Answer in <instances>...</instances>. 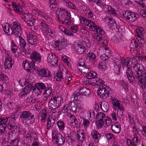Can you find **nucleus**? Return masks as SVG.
Masks as SVG:
<instances>
[{
  "label": "nucleus",
  "instance_id": "nucleus-16",
  "mask_svg": "<svg viewBox=\"0 0 146 146\" xmlns=\"http://www.w3.org/2000/svg\"><path fill=\"white\" fill-rule=\"evenodd\" d=\"M111 99L112 101V103L113 105V108L115 109V110L117 111V116L119 114V112L120 111L119 110L121 111H123L124 110L123 108L121 107L120 106V104L118 100H116L113 97H111Z\"/></svg>",
  "mask_w": 146,
  "mask_h": 146
},
{
  "label": "nucleus",
  "instance_id": "nucleus-39",
  "mask_svg": "<svg viewBox=\"0 0 146 146\" xmlns=\"http://www.w3.org/2000/svg\"><path fill=\"white\" fill-rule=\"evenodd\" d=\"M32 89L33 90V93H34L35 95L36 96H38L40 94L41 92H42L41 90H40L38 88L36 87V85L35 86H33Z\"/></svg>",
  "mask_w": 146,
  "mask_h": 146
},
{
  "label": "nucleus",
  "instance_id": "nucleus-45",
  "mask_svg": "<svg viewBox=\"0 0 146 146\" xmlns=\"http://www.w3.org/2000/svg\"><path fill=\"white\" fill-rule=\"evenodd\" d=\"M88 73H89L87 76V77L88 78L91 79L97 78V75L95 72H92L90 73V72Z\"/></svg>",
  "mask_w": 146,
  "mask_h": 146
},
{
  "label": "nucleus",
  "instance_id": "nucleus-44",
  "mask_svg": "<svg viewBox=\"0 0 146 146\" xmlns=\"http://www.w3.org/2000/svg\"><path fill=\"white\" fill-rule=\"evenodd\" d=\"M66 115L70 117V119L72 121L71 122L72 123H78V121L75 116L72 114H71V113H66Z\"/></svg>",
  "mask_w": 146,
  "mask_h": 146
},
{
  "label": "nucleus",
  "instance_id": "nucleus-43",
  "mask_svg": "<svg viewBox=\"0 0 146 146\" xmlns=\"http://www.w3.org/2000/svg\"><path fill=\"white\" fill-rule=\"evenodd\" d=\"M105 115L102 112H99L97 114L96 116V119L100 120V119H102L104 120L103 118H105Z\"/></svg>",
  "mask_w": 146,
  "mask_h": 146
},
{
  "label": "nucleus",
  "instance_id": "nucleus-47",
  "mask_svg": "<svg viewBox=\"0 0 146 146\" xmlns=\"http://www.w3.org/2000/svg\"><path fill=\"white\" fill-rule=\"evenodd\" d=\"M37 14H38V16H40L43 17V18H44L45 20H49L50 19V17H48L47 15L44 13L43 12L39 11V12H38Z\"/></svg>",
  "mask_w": 146,
  "mask_h": 146
},
{
  "label": "nucleus",
  "instance_id": "nucleus-36",
  "mask_svg": "<svg viewBox=\"0 0 146 146\" xmlns=\"http://www.w3.org/2000/svg\"><path fill=\"white\" fill-rule=\"evenodd\" d=\"M57 124L59 130L60 131H63L65 127L64 122L61 120H59L58 121Z\"/></svg>",
  "mask_w": 146,
  "mask_h": 146
},
{
  "label": "nucleus",
  "instance_id": "nucleus-9",
  "mask_svg": "<svg viewBox=\"0 0 146 146\" xmlns=\"http://www.w3.org/2000/svg\"><path fill=\"white\" fill-rule=\"evenodd\" d=\"M25 63H23V65L24 66V68L25 70H27L29 72H33L35 70V62L30 61V62H28L27 61H25Z\"/></svg>",
  "mask_w": 146,
  "mask_h": 146
},
{
  "label": "nucleus",
  "instance_id": "nucleus-38",
  "mask_svg": "<svg viewBox=\"0 0 146 146\" xmlns=\"http://www.w3.org/2000/svg\"><path fill=\"white\" fill-rule=\"evenodd\" d=\"M80 133H77V139L79 141L82 142L83 140L85 139V135L83 132H82Z\"/></svg>",
  "mask_w": 146,
  "mask_h": 146
},
{
  "label": "nucleus",
  "instance_id": "nucleus-17",
  "mask_svg": "<svg viewBox=\"0 0 146 146\" xmlns=\"http://www.w3.org/2000/svg\"><path fill=\"white\" fill-rule=\"evenodd\" d=\"M12 57L7 54L5 61L4 68L6 69H10L12 67L13 61H12Z\"/></svg>",
  "mask_w": 146,
  "mask_h": 146
},
{
  "label": "nucleus",
  "instance_id": "nucleus-25",
  "mask_svg": "<svg viewBox=\"0 0 146 146\" xmlns=\"http://www.w3.org/2000/svg\"><path fill=\"white\" fill-rule=\"evenodd\" d=\"M2 27L3 30L5 32L9 35H12V27H10V26L9 24L7 23H5L2 24Z\"/></svg>",
  "mask_w": 146,
  "mask_h": 146
},
{
  "label": "nucleus",
  "instance_id": "nucleus-21",
  "mask_svg": "<svg viewBox=\"0 0 146 146\" xmlns=\"http://www.w3.org/2000/svg\"><path fill=\"white\" fill-rule=\"evenodd\" d=\"M126 73L128 81L130 82H133L135 79L132 70L130 68L128 67L126 70Z\"/></svg>",
  "mask_w": 146,
  "mask_h": 146
},
{
  "label": "nucleus",
  "instance_id": "nucleus-60",
  "mask_svg": "<svg viewBox=\"0 0 146 146\" xmlns=\"http://www.w3.org/2000/svg\"><path fill=\"white\" fill-rule=\"evenodd\" d=\"M107 48H105V49H104V52L106 53V54L107 55V57L108 58L110 56L111 52L110 50Z\"/></svg>",
  "mask_w": 146,
  "mask_h": 146
},
{
  "label": "nucleus",
  "instance_id": "nucleus-31",
  "mask_svg": "<svg viewBox=\"0 0 146 146\" xmlns=\"http://www.w3.org/2000/svg\"><path fill=\"white\" fill-rule=\"evenodd\" d=\"M55 119L52 117H48L47 119V129H50V128L52 127L55 123Z\"/></svg>",
  "mask_w": 146,
  "mask_h": 146
},
{
  "label": "nucleus",
  "instance_id": "nucleus-46",
  "mask_svg": "<svg viewBox=\"0 0 146 146\" xmlns=\"http://www.w3.org/2000/svg\"><path fill=\"white\" fill-rule=\"evenodd\" d=\"M8 119V118L7 117L4 118L1 117L0 118V125H4L5 124V126L7 127V125L6 123Z\"/></svg>",
  "mask_w": 146,
  "mask_h": 146
},
{
  "label": "nucleus",
  "instance_id": "nucleus-56",
  "mask_svg": "<svg viewBox=\"0 0 146 146\" xmlns=\"http://www.w3.org/2000/svg\"><path fill=\"white\" fill-rule=\"evenodd\" d=\"M6 127H7L5 126V124L4 125H0V135L5 133V131Z\"/></svg>",
  "mask_w": 146,
  "mask_h": 146
},
{
  "label": "nucleus",
  "instance_id": "nucleus-50",
  "mask_svg": "<svg viewBox=\"0 0 146 146\" xmlns=\"http://www.w3.org/2000/svg\"><path fill=\"white\" fill-rule=\"evenodd\" d=\"M20 139L18 137L11 140L10 143L14 146H17L18 145L19 141Z\"/></svg>",
  "mask_w": 146,
  "mask_h": 146
},
{
  "label": "nucleus",
  "instance_id": "nucleus-57",
  "mask_svg": "<svg viewBox=\"0 0 146 146\" xmlns=\"http://www.w3.org/2000/svg\"><path fill=\"white\" fill-rule=\"evenodd\" d=\"M143 0H135V2L138 4L141 7H143L145 6Z\"/></svg>",
  "mask_w": 146,
  "mask_h": 146
},
{
  "label": "nucleus",
  "instance_id": "nucleus-23",
  "mask_svg": "<svg viewBox=\"0 0 146 146\" xmlns=\"http://www.w3.org/2000/svg\"><path fill=\"white\" fill-rule=\"evenodd\" d=\"M74 49L78 54L83 53L86 50V47L82 44H77L75 45Z\"/></svg>",
  "mask_w": 146,
  "mask_h": 146
},
{
  "label": "nucleus",
  "instance_id": "nucleus-10",
  "mask_svg": "<svg viewBox=\"0 0 146 146\" xmlns=\"http://www.w3.org/2000/svg\"><path fill=\"white\" fill-rule=\"evenodd\" d=\"M7 128L10 130H12L11 131L13 133H20V128L19 126L16 125V122H14L12 120H9L8 123Z\"/></svg>",
  "mask_w": 146,
  "mask_h": 146
},
{
  "label": "nucleus",
  "instance_id": "nucleus-33",
  "mask_svg": "<svg viewBox=\"0 0 146 146\" xmlns=\"http://www.w3.org/2000/svg\"><path fill=\"white\" fill-rule=\"evenodd\" d=\"M103 105L102 106V104H100V108L104 112L108 111L109 108V105L108 103L106 102H104L103 103Z\"/></svg>",
  "mask_w": 146,
  "mask_h": 146
},
{
  "label": "nucleus",
  "instance_id": "nucleus-24",
  "mask_svg": "<svg viewBox=\"0 0 146 146\" xmlns=\"http://www.w3.org/2000/svg\"><path fill=\"white\" fill-rule=\"evenodd\" d=\"M38 75L41 77H48L51 76V73L48 70L42 69L38 71Z\"/></svg>",
  "mask_w": 146,
  "mask_h": 146
},
{
  "label": "nucleus",
  "instance_id": "nucleus-51",
  "mask_svg": "<svg viewBox=\"0 0 146 146\" xmlns=\"http://www.w3.org/2000/svg\"><path fill=\"white\" fill-rule=\"evenodd\" d=\"M104 121L101 119H100V120H98L96 121V123L97 127L100 128H101L104 125Z\"/></svg>",
  "mask_w": 146,
  "mask_h": 146
},
{
  "label": "nucleus",
  "instance_id": "nucleus-11",
  "mask_svg": "<svg viewBox=\"0 0 146 146\" xmlns=\"http://www.w3.org/2000/svg\"><path fill=\"white\" fill-rule=\"evenodd\" d=\"M90 90L89 89L85 87H80L79 89V92H78L74 95V98L75 99V97H76L77 98L76 100H78L80 98V96L83 95L88 96L90 94Z\"/></svg>",
  "mask_w": 146,
  "mask_h": 146
},
{
  "label": "nucleus",
  "instance_id": "nucleus-19",
  "mask_svg": "<svg viewBox=\"0 0 146 146\" xmlns=\"http://www.w3.org/2000/svg\"><path fill=\"white\" fill-rule=\"evenodd\" d=\"M52 92V88L50 87L46 88L45 89L43 95V100L44 101H47L50 99V96Z\"/></svg>",
  "mask_w": 146,
  "mask_h": 146
},
{
  "label": "nucleus",
  "instance_id": "nucleus-8",
  "mask_svg": "<svg viewBox=\"0 0 146 146\" xmlns=\"http://www.w3.org/2000/svg\"><path fill=\"white\" fill-rule=\"evenodd\" d=\"M62 111V112L66 113H71L69 112L70 111L72 113L73 112H76V108L75 104L72 103V101H70L68 104L65 105L63 107Z\"/></svg>",
  "mask_w": 146,
  "mask_h": 146
},
{
  "label": "nucleus",
  "instance_id": "nucleus-32",
  "mask_svg": "<svg viewBox=\"0 0 146 146\" xmlns=\"http://www.w3.org/2000/svg\"><path fill=\"white\" fill-rule=\"evenodd\" d=\"M19 46L21 49H24L26 46V42L21 37H19Z\"/></svg>",
  "mask_w": 146,
  "mask_h": 146
},
{
  "label": "nucleus",
  "instance_id": "nucleus-7",
  "mask_svg": "<svg viewBox=\"0 0 146 146\" xmlns=\"http://www.w3.org/2000/svg\"><path fill=\"white\" fill-rule=\"evenodd\" d=\"M123 15L126 19L131 22L135 21L139 17L138 14H135L128 11H123Z\"/></svg>",
  "mask_w": 146,
  "mask_h": 146
},
{
  "label": "nucleus",
  "instance_id": "nucleus-48",
  "mask_svg": "<svg viewBox=\"0 0 146 146\" xmlns=\"http://www.w3.org/2000/svg\"><path fill=\"white\" fill-rule=\"evenodd\" d=\"M71 76V74H70L67 73L65 77V82H67V85L69 84V82L72 79Z\"/></svg>",
  "mask_w": 146,
  "mask_h": 146
},
{
  "label": "nucleus",
  "instance_id": "nucleus-35",
  "mask_svg": "<svg viewBox=\"0 0 146 146\" xmlns=\"http://www.w3.org/2000/svg\"><path fill=\"white\" fill-rule=\"evenodd\" d=\"M47 115V110L46 109H44L42 110L41 114V120L43 122H44L46 121V119Z\"/></svg>",
  "mask_w": 146,
  "mask_h": 146
},
{
  "label": "nucleus",
  "instance_id": "nucleus-49",
  "mask_svg": "<svg viewBox=\"0 0 146 146\" xmlns=\"http://www.w3.org/2000/svg\"><path fill=\"white\" fill-rule=\"evenodd\" d=\"M85 12L86 14L87 13L88 16V18H92L93 17V15L92 12L90 10V9L88 7H87L84 11Z\"/></svg>",
  "mask_w": 146,
  "mask_h": 146
},
{
  "label": "nucleus",
  "instance_id": "nucleus-30",
  "mask_svg": "<svg viewBox=\"0 0 146 146\" xmlns=\"http://www.w3.org/2000/svg\"><path fill=\"white\" fill-rule=\"evenodd\" d=\"M86 59L92 62H94L96 60L95 54L93 52H89L86 54Z\"/></svg>",
  "mask_w": 146,
  "mask_h": 146
},
{
  "label": "nucleus",
  "instance_id": "nucleus-20",
  "mask_svg": "<svg viewBox=\"0 0 146 146\" xmlns=\"http://www.w3.org/2000/svg\"><path fill=\"white\" fill-rule=\"evenodd\" d=\"M31 58L32 60L31 61L37 62L38 63L41 61V57L40 54L35 51L32 52L31 56Z\"/></svg>",
  "mask_w": 146,
  "mask_h": 146
},
{
  "label": "nucleus",
  "instance_id": "nucleus-63",
  "mask_svg": "<svg viewBox=\"0 0 146 146\" xmlns=\"http://www.w3.org/2000/svg\"><path fill=\"white\" fill-rule=\"evenodd\" d=\"M90 124V121H89L84 119L83 121V124L84 127H88L89 126Z\"/></svg>",
  "mask_w": 146,
  "mask_h": 146
},
{
  "label": "nucleus",
  "instance_id": "nucleus-41",
  "mask_svg": "<svg viewBox=\"0 0 146 146\" xmlns=\"http://www.w3.org/2000/svg\"><path fill=\"white\" fill-rule=\"evenodd\" d=\"M35 85L42 92V90H44L46 88V86L42 83H36L35 84Z\"/></svg>",
  "mask_w": 146,
  "mask_h": 146
},
{
  "label": "nucleus",
  "instance_id": "nucleus-37",
  "mask_svg": "<svg viewBox=\"0 0 146 146\" xmlns=\"http://www.w3.org/2000/svg\"><path fill=\"white\" fill-rule=\"evenodd\" d=\"M56 81H60L63 79L62 72L60 71H58L55 75Z\"/></svg>",
  "mask_w": 146,
  "mask_h": 146
},
{
  "label": "nucleus",
  "instance_id": "nucleus-2",
  "mask_svg": "<svg viewBox=\"0 0 146 146\" xmlns=\"http://www.w3.org/2000/svg\"><path fill=\"white\" fill-rule=\"evenodd\" d=\"M142 67L141 65H135L133 67V72L139 84L142 85L143 88H145L146 86V72L141 69Z\"/></svg>",
  "mask_w": 146,
  "mask_h": 146
},
{
  "label": "nucleus",
  "instance_id": "nucleus-26",
  "mask_svg": "<svg viewBox=\"0 0 146 146\" xmlns=\"http://www.w3.org/2000/svg\"><path fill=\"white\" fill-rule=\"evenodd\" d=\"M66 43L64 39L59 42H56L55 45L56 50H61L64 49L66 46Z\"/></svg>",
  "mask_w": 146,
  "mask_h": 146
},
{
  "label": "nucleus",
  "instance_id": "nucleus-1",
  "mask_svg": "<svg viewBox=\"0 0 146 146\" xmlns=\"http://www.w3.org/2000/svg\"><path fill=\"white\" fill-rule=\"evenodd\" d=\"M80 22L89 27L91 31H96L97 33L96 35L93 36L92 38L93 40L99 42V44L102 46H106L107 45V40L103 38L104 37V31L102 28L96 25L92 20L83 17L81 18Z\"/></svg>",
  "mask_w": 146,
  "mask_h": 146
},
{
  "label": "nucleus",
  "instance_id": "nucleus-52",
  "mask_svg": "<svg viewBox=\"0 0 146 146\" xmlns=\"http://www.w3.org/2000/svg\"><path fill=\"white\" fill-rule=\"evenodd\" d=\"M129 59H128V60L127 59H125L123 57L121 58V62L122 64V65H127L128 67V64L129 63V60H131L132 58H129Z\"/></svg>",
  "mask_w": 146,
  "mask_h": 146
},
{
  "label": "nucleus",
  "instance_id": "nucleus-54",
  "mask_svg": "<svg viewBox=\"0 0 146 146\" xmlns=\"http://www.w3.org/2000/svg\"><path fill=\"white\" fill-rule=\"evenodd\" d=\"M104 122L107 126H109L111 123V120L110 118L106 117L104 118Z\"/></svg>",
  "mask_w": 146,
  "mask_h": 146
},
{
  "label": "nucleus",
  "instance_id": "nucleus-15",
  "mask_svg": "<svg viewBox=\"0 0 146 146\" xmlns=\"http://www.w3.org/2000/svg\"><path fill=\"white\" fill-rule=\"evenodd\" d=\"M52 138L54 139L56 143L58 146L63 145L65 141L64 137L60 133L56 134L54 136H53Z\"/></svg>",
  "mask_w": 146,
  "mask_h": 146
},
{
  "label": "nucleus",
  "instance_id": "nucleus-55",
  "mask_svg": "<svg viewBox=\"0 0 146 146\" xmlns=\"http://www.w3.org/2000/svg\"><path fill=\"white\" fill-rule=\"evenodd\" d=\"M3 141L4 142H8L9 140V134L8 133L5 134V135H3Z\"/></svg>",
  "mask_w": 146,
  "mask_h": 146
},
{
  "label": "nucleus",
  "instance_id": "nucleus-29",
  "mask_svg": "<svg viewBox=\"0 0 146 146\" xmlns=\"http://www.w3.org/2000/svg\"><path fill=\"white\" fill-rule=\"evenodd\" d=\"M12 5L15 10L17 12L20 14H21L23 12L22 10V9L21 7L19 6L15 2H13L12 3Z\"/></svg>",
  "mask_w": 146,
  "mask_h": 146
},
{
  "label": "nucleus",
  "instance_id": "nucleus-3",
  "mask_svg": "<svg viewBox=\"0 0 146 146\" xmlns=\"http://www.w3.org/2000/svg\"><path fill=\"white\" fill-rule=\"evenodd\" d=\"M56 17L58 20L62 22V23H65L66 25H69L71 24L70 13L65 9H61L58 8L56 12Z\"/></svg>",
  "mask_w": 146,
  "mask_h": 146
},
{
  "label": "nucleus",
  "instance_id": "nucleus-61",
  "mask_svg": "<svg viewBox=\"0 0 146 146\" xmlns=\"http://www.w3.org/2000/svg\"><path fill=\"white\" fill-rule=\"evenodd\" d=\"M46 32L48 35L49 34L50 36V34L53 35L55 33V32L53 29H51L48 28H47L46 29Z\"/></svg>",
  "mask_w": 146,
  "mask_h": 146
},
{
  "label": "nucleus",
  "instance_id": "nucleus-22",
  "mask_svg": "<svg viewBox=\"0 0 146 146\" xmlns=\"http://www.w3.org/2000/svg\"><path fill=\"white\" fill-rule=\"evenodd\" d=\"M27 41L29 44L33 45L37 44L38 38L35 36L29 34L27 36Z\"/></svg>",
  "mask_w": 146,
  "mask_h": 146
},
{
  "label": "nucleus",
  "instance_id": "nucleus-14",
  "mask_svg": "<svg viewBox=\"0 0 146 146\" xmlns=\"http://www.w3.org/2000/svg\"><path fill=\"white\" fill-rule=\"evenodd\" d=\"M12 35L13 34L15 35H16V37L18 36L19 37L21 35L22 33L21 28L19 25V23L14 22V24L12 27Z\"/></svg>",
  "mask_w": 146,
  "mask_h": 146
},
{
  "label": "nucleus",
  "instance_id": "nucleus-34",
  "mask_svg": "<svg viewBox=\"0 0 146 146\" xmlns=\"http://www.w3.org/2000/svg\"><path fill=\"white\" fill-rule=\"evenodd\" d=\"M0 80L2 81L3 83L6 84L8 83L9 80L7 75L4 74L2 72L1 73L0 75Z\"/></svg>",
  "mask_w": 146,
  "mask_h": 146
},
{
  "label": "nucleus",
  "instance_id": "nucleus-53",
  "mask_svg": "<svg viewBox=\"0 0 146 146\" xmlns=\"http://www.w3.org/2000/svg\"><path fill=\"white\" fill-rule=\"evenodd\" d=\"M40 28L42 30L46 31V29H47L48 27H47V25L44 22H41L40 24L39 25Z\"/></svg>",
  "mask_w": 146,
  "mask_h": 146
},
{
  "label": "nucleus",
  "instance_id": "nucleus-40",
  "mask_svg": "<svg viewBox=\"0 0 146 146\" xmlns=\"http://www.w3.org/2000/svg\"><path fill=\"white\" fill-rule=\"evenodd\" d=\"M33 84L30 83L28 85H27L23 89V90H25V92H26L27 94L31 91V90L32 89L33 86H32Z\"/></svg>",
  "mask_w": 146,
  "mask_h": 146
},
{
  "label": "nucleus",
  "instance_id": "nucleus-59",
  "mask_svg": "<svg viewBox=\"0 0 146 146\" xmlns=\"http://www.w3.org/2000/svg\"><path fill=\"white\" fill-rule=\"evenodd\" d=\"M96 82L97 83H95L96 85H102L104 83V82L101 79L97 78L96 80Z\"/></svg>",
  "mask_w": 146,
  "mask_h": 146
},
{
  "label": "nucleus",
  "instance_id": "nucleus-58",
  "mask_svg": "<svg viewBox=\"0 0 146 146\" xmlns=\"http://www.w3.org/2000/svg\"><path fill=\"white\" fill-rule=\"evenodd\" d=\"M128 116L130 122L132 124H134V121L133 116L131 113H129L128 114Z\"/></svg>",
  "mask_w": 146,
  "mask_h": 146
},
{
  "label": "nucleus",
  "instance_id": "nucleus-28",
  "mask_svg": "<svg viewBox=\"0 0 146 146\" xmlns=\"http://www.w3.org/2000/svg\"><path fill=\"white\" fill-rule=\"evenodd\" d=\"M32 115V113L29 111H24L21 112L20 115V117L23 120H26L29 119L30 116Z\"/></svg>",
  "mask_w": 146,
  "mask_h": 146
},
{
  "label": "nucleus",
  "instance_id": "nucleus-27",
  "mask_svg": "<svg viewBox=\"0 0 146 146\" xmlns=\"http://www.w3.org/2000/svg\"><path fill=\"white\" fill-rule=\"evenodd\" d=\"M111 127L113 131L115 133H119L121 130L120 126L119 124L117 122H114L113 124L111 125Z\"/></svg>",
  "mask_w": 146,
  "mask_h": 146
},
{
  "label": "nucleus",
  "instance_id": "nucleus-42",
  "mask_svg": "<svg viewBox=\"0 0 146 146\" xmlns=\"http://www.w3.org/2000/svg\"><path fill=\"white\" fill-rule=\"evenodd\" d=\"M92 135L93 137L95 140L97 139L100 137L99 133L95 130H93L92 131Z\"/></svg>",
  "mask_w": 146,
  "mask_h": 146
},
{
  "label": "nucleus",
  "instance_id": "nucleus-5",
  "mask_svg": "<svg viewBox=\"0 0 146 146\" xmlns=\"http://www.w3.org/2000/svg\"><path fill=\"white\" fill-rule=\"evenodd\" d=\"M110 90V89L108 86L105 85H101L97 90V94L101 98L105 99L108 96Z\"/></svg>",
  "mask_w": 146,
  "mask_h": 146
},
{
  "label": "nucleus",
  "instance_id": "nucleus-64",
  "mask_svg": "<svg viewBox=\"0 0 146 146\" xmlns=\"http://www.w3.org/2000/svg\"><path fill=\"white\" fill-rule=\"evenodd\" d=\"M68 7L72 9L75 10L76 9V7L70 2H68Z\"/></svg>",
  "mask_w": 146,
  "mask_h": 146
},
{
  "label": "nucleus",
  "instance_id": "nucleus-13",
  "mask_svg": "<svg viewBox=\"0 0 146 146\" xmlns=\"http://www.w3.org/2000/svg\"><path fill=\"white\" fill-rule=\"evenodd\" d=\"M137 37H138V41L140 40V42L141 43L144 41L145 38V32L144 29L141 27H138L136 29V33Z\"/></svg>",
  "mask_w": 146,
  "mask_h": 146
},
{
  "label": "nucleus",
  "instance_id": "nucleus-4",
  "mask_svg": "<svg viewBox=\"0 0 146 146\" xmlns=\"http://www.w3.org/2000/svg\"><path fill=\"white\" fill-rule=\"evenodd\" d=\"M63 100L60 96H57L51 98L48 102V106L52 110V113L56 112V109L62 103Z\"/></svg>",
  "mask_w": 146,
  "mask_h": 146
},
{
  "label": "nucleus",
  "instance_id": "nucleus-12",
  "mask_svg": "<svg viewBox=\"0 0 146 146\" xmlns=\"http://www.w3.org/2000/svg\"><path fill=\"white\" fill-rule=\"evenodd\" d=\"M78 63L77 68L78 70L83 74H86L91 71L90 67L88 66L85 64L83 62Z\"/></svg>",
  "mask_w": 146,
  "mask_h": 146
},
{
  "label": "nucleus",
  "instance_id": "nucleus-6",
  "mask_svg": "<svg viewBox=\"0 0 146 146\" xmlns=\"http://www.w3.org/2000/svg\"><path fill=\"white\" fill-rule=\"evenodd\" d=\"M21 15L23 16L22 18L24 19V21L27 23L28 26L35 25V20L33 18L32 14L26 13L24 11Z\"/></svg>",
  "mask_w": 146,
  "mask_h": 146
},
{
  "label": "nucleus",
  "instance_id": "nucleus-18",
  "mask_svg": "<svg viewBox=\"0 0 146 146\" xmlns=\"http://www.w3.org/2000/svg\"><path fill=\"white\" fill-rule=\"evenodd\" d=\"M47 61L48 63L54 66V64H57V59L56 58L55 54L53 53H50L48 54L47 57Z\"/></svg>",
  "mask_w": 146,
  "mask_h": 146
},
{
  "label": "nucleus",
  "instance_id": "nucleus-62",
  "mask_svg": "<svg viewBox=\"0 0 146 146\" xmlns=\"http://www.w3.org/2000/svg\"><path fill=\"white\" fill-rule=\"evenodd\" d=\"M66 142L70 145H71L72 143V140L69 135H68L66 137Z\"/></svg>",
  "mask_w": 146,
  "mask_h": 146
}]
</instances>
